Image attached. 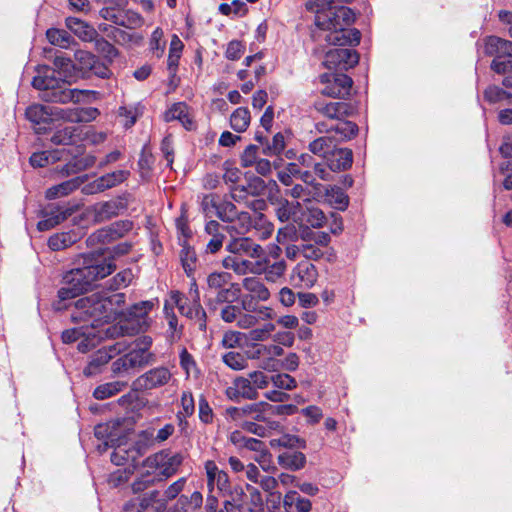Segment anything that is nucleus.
<instances>
[{
	"label": "nucleus",
	"instance_id": "obj_42",
	"mask_svg": "<svg viewBox=\"0 0 512 512\" xmlns=\"http://www.w3.org/2000/svg\"><path fill=\"white\" fill-rule=\"evenodd\" d=\"M300 206L299 202H289L286 199H282L278 202L276 216L281 222H286L290 219H293L296 222L298 221L297 211Z\"/></svg>",
	"mask_w": 512,
	"mask_h": 512
},
{
	"label": "nucleus",
	"instance_id": "obj_30",
	"mask_svg": "<svg viewBox=\"0 0 512 512\" xmlns=\"http://www.w3.org/2000/svg\"><path fill=\"white\" fill-rule=\"evenodd\" d=\"M129 175L130 172L127 170L113 171L97 178L94 181L93 186L97 192H103L121 184L128 178Z\"/></svg>",
	"mask_w": 512,
	"mask_h": 512
},
{
	"label": "nucleus",
	"instance_id": "obj_64",
	"mask_svg": "<svg viewBox=\"0 0 512 512\" xmlns=\"http://www.w3.org/2000/svg\"><path fill=\"white\" fill-rule=\"evenodd\" d=\"M75 59L81 70L90 71L98 58L88 51L78 50L75 52Z\"/></svg>",
	"mask_w": 512,
	"mask_h": 512
},
{
	"label": "nucleus",
	"instance_id": "obj_25",
	"mask_svg": "<svg viewBox=\"0 0 512 512\" xmlns=\"http://www.w3.org/2000/svg\"><path fill=\"white\" fill-rule=\"evenodd\" d=\"M316 110L329 119L342 120L353 114V107L344 102H319L315 105Z\"/></svg>",
	"mask_w": 512,
	"mask_h": 512
},
{
	"label": "nucleus",
	"instance_id": "obj_3",
	"mask_svg": "<svg viewBox=\"0 0 512 512\" xmlns=\"http://www.w3.org/2000/svg\"><path fill=\"white\" fill-rule=\"evenodd\" d=\"M114 258L96 260L90 256L84 257L82 267L71 269L63 275L62 287L58 291L59 302L55 308H66L61 303L73 299L92 288L95 283L114 272Z\"/></svg>",
	"mask_w": 512,
	"mask_h": 512
},
{
	"label": "nucleus",
	"instance_id": "obj_37",
	"mask_svg": "<svg viewBox=\"0 0 512 512\" xmlns=\"http://www.w3.org/2000/svg\"><path fill=\"white\" fill-rule=\"evenodd\" d=\"M115 43L122 46H139L143 42L144 36L137 32H127L120 28L113 27L108 34Z\"/></svg>",
	"mask_w": 512,
	"mask_h": 512
},
{
	"label": "nucleus",
	"instance_id": "obj_63",
	"mask_svg": "<svg viewBox=\"0 0 512 512\" xmlns=\"http://www.w3.org/2000/svg\"><path fill=\"white\" fill-rule=\"evenodd\" d=\"M271 382L278 389L292 390L296 388V380L289 374L280 373L271 377Z\"/></svg>",
	"mask_w": 512,
	"mask_h": 512
},
{
	"label": "nucleus",
	"instance_id": "obj_5",
	"mask_svg": "<svg viewBox=\"0 0 512 512\" xmlns=\"http://www.w3.org/2000/svg\"><path fill=\"white\" fill-rule=\"evenodd\" d=\"M32 80L35 89L41 91V99L46 102L67 104L70 102H90L96 99L97 92L92 90L69 89L65 81L55 76V71L48 66L39 67Z\"/></svg>",
	"mask_w": 512,
	"mask_h": 512
},
{
	"label": "nucleus",
	"instance_id": "obj_19",
	"mask_svg": "<svg viewBox=\"0 0 512 512\" xmlns=\"http://www.w3.org/2000/svg\"><path fill=\"white\" fill-rule=\"evenodd\" d=\"M205 471L207 476V487L210 493L215 490L220 494H225L230 490V482L226 472L220 470L214 461L205 462Z\"/></svg>",
	"mask_w": 512,
	"mask_h": 512
},
{
	"label": "nucleus",
	"instance_id": "obj_39",
	"mask_svg": "<svg viewBox=\"0 0 512 512\" xmlns=\"http://www.w3.org/2000/svg\"><path fill=\"white\" fill-rule=\"evenodd\" d=\"M316 128L320 133L335 131L340 134L342 140L350 139L358 132V126L351 121H343L330 128H327L324 123H317Z\"/></svg>",
	"mask_w": 512,
	"mask_h": 512
},
{
	"label": "nucleus",
	"instance_id": "obj_55",
	"mask_svg": "<svg viewBox=\"0 0 512 512\" xmlns=\"http://www.w3.org/2000/svg\"><path fill=\"white\" fill-rule=\"evenodd\" d=\"M231 274L228 272H213L207 276V285L211 290H219L231 281Z\"/></svg>",
	"mask_w": 512,
	"mask_h": 512
},
{
	"label": "nucleus",
	"instance_id": "obj_21",
	"mask_svg": "<svg viewBox=\"0 0 512 512\" xmlns=\"http://www.w3.org/2000/svg\"><path fill=\"white\" fill-rule=\"evenodd\" d=\"M225 395L232 401H237L241 398L254 400L258 397V392L252 387L251 380L248 377H237L226 388Z\"/></svg>",
	"mask_w": 512,
	"mask_h": 512
},
{
	"label": "nucleus",
	"instance_id": "obj_4",
	"mask_svg": "<svg viewBox=\"0 0 512 512\" xmlns=\"http://www.w3.org/2000/svg\"><path fill=\"white\" fill-rule=\"evenodd\" d=\"M125 296L122 293L107 295L105 293H93L78 299L74 303L71 318L74 322L90 323L92 327L101 322H110L118 315V308L124 303Z\"/></svg>",
	"mask_w": 512,
	"mask_h": 512
},
{
	"label": "nucleus",
	"instance_id": "obj_29",
	"mask_svg": "<svg viewBox=\"0 0 512 512\" xmlns=\"http://www.w3.org/2000/svg\"><path fill=\"white\" fill-rule=\"evenodd\" d=\"M66 26L77 37L86 42H91L98 36L97 31L92 26L76 17H68Z\"/></svg>",
	"mask_w": 512,
	"mask_h": 512
},
{
	"label": "nucleus",
	"instance_id": "obj_48",
	"mask_svg": "<svg viewBox=\"0 0 512 512\" xmlns=\"http://www.w3.org/2000/svg\"><path fill=\"white\" fill-rule=\"evenodd\" d=\"M272 448L285 447V448H305L306 443L296 435L283 434L279 437L270 440Z\"/></svg>",
	"mask_w": 512,
	"mask_h": 512
},
{
	"label": "nucleus",
	"instance_id": "obj_9",
	"mask_svg": "<svg viewBox=\"0 0 512 512\" xmlns=\"http://www.w3.org/2000/svg\"><path fill=\"white\" fill-rule=\"evenodd\" d=\"M170 303L176 306L179 312L187 318L194 320L197 328L205 332L207 328V315L205 310L200 304L199 293L196 291V295L193 297L192 303L189 304L187 299L178 291H173L170 294Z\"/></svg>",
	"mask_w": 512,
	"mask_h": 512
},
{
	"label": "nucleus",
	"instance_id": "obj_40",
	"mask_svg": "<svg viewBox=\"0 0 512 512\" xmlns=\"http://www.w3.org/2000/svg\"><path fill=\"white\" fill-rule=\"evenodd\" d=\"M184 44L177 35H173L170 42L167 68L171 75H175L182 55Z\"/></svg>",
	"mask_w": 512,
	"mask_h": 512
},
{
	"label": "nucleus",
	"instance_id": "obj_56",
	"mask_svg": "<svg viewBox=\"0 0 512 512\" xmlns=\"http://www.w3.org/2000/svg\"><path fill=\"white\" fill-rule=\"evenodd\" d=\"M254 228L259 232V238L261 240H266L271 237L274 226L271 222H269L266 217L259 213L255 216Z\"/></svg>",
	"mask_w": 512,
	"mask_h": 512
},
{
	"label": "nucleus",
	"instance_id": "obj_45",
	"mask_svg": "<svg viewBox=\"0 0 512 512\" xmlns=\"http://www.w3.org/2000/svg\"><path fill=\"white\" fill-rule=\"evenodd\" d=\"M96 163V157L93 155H85L82 157H74L69 161L63 171L66 174H76L92 167Z\"/></svg>",
	"mask_w": 512,
	"mask_h": 512
},
{
	"label": "nucleus",
	"instance_id": "obj_28",
	"mask_svg": "<svg viewBox=\"0 0 512 512\" xmlns=\"http://www.w3.org/2000/svg\"><path fill=\"white\" fill-rule=\"evenodd\" d=\"M124 208L121 201L110 200L98 203L93 207L94 220L96 222H105L116 217Z\"/></svg>",
	"mask_w": 512,
	"mask_h": 512
},
{
	"label": "nucleus",
	"instance_id": "obj_14",
	"mask_svg": "<svg viewBox=\"0 0 512 512\" xmlns=\"http://www.w3.org/2000/svg\"><path fill=\"white\" fill-rule=\"evenodd\" d=\"M226 249L234 255L247 256L256 260L264 256V249L261 245L242 235L232 234Z\"/></svg>",
	"mask_w": 512,
	"mask_h": 512
},
{
	"label": "nucleus",
	"instance_id": "obj_7",
	"mask_svg": "<svg viewBox=\"0 0 512 512\" xmlns=\"http://www.w3.org/2000/svg\"><path fill=\"white\" fill-rule=\"evenodd\" d=\"M506 39L497 36H490L485 40L484 50L488 55H496L491 63V69L504 75L503 86L512 88V59L505 58Z\"/></svg>",
	"mask_w": 512,
	"mask_h": 512
},
{
	"label": "nucleus",
	"instance_id": "obj_10",
	"mask_svg": "<svg viewBox=\"0 0 512 512\" xmlns=\"http://www.w3.org/2000/svg\"><path fill=\"white\" fill-rule=\"evenodd\" d=\"M124 350H126V345L121 342L97 350L90 356V360L83 371L84 375L90 377L101 373L109 361Z\"/></svg>",
	"mask_w": 512,
	"mask_h": 512
},
{
	"label": "nucleus",
	"instance_id": "obj_35",
	"mask_svg": "<svg viewBox=\"0 0 512 512\" xmlns=\"http://www.w3.org/2000/svg\"><path fill=\"white\" fill-rule=\"evenodd\" d=\"M254 222L255 218L252 219L248 212H237L234 221L230 222L231 224L226 226L225 229L230 236L232 234L244 235L254 227Z\"/></svg>",
	"mask_w": 512,
	"mask_h": 512
},
{
	"label": "nucleus",
	"instance_id": "obj_49",
	"mask_svg": "<svg viewBox=\"0 0 512 512\" xmlns=\"http://www.w3.org/2000/svg\"><path fill=\"white\" fill-rule=\"evenodd\" d=\"M77 129L73 126H66L58 129L51 137L54 145H72L75 142Z\"/></svg>",
	"mask_w": 512,
	"mask_h": 512
},
{
	"label": "nucleus",
	"instance_id": "obj_15",
	"mask_svg": "<svg viewBox=\"0 0 512 512\" xmlns=\"http://www.w3.org/2000/svg\"><path fill=\"white\" fill-rule=\"evenodd\" d=\"M359 62L356 51L348 48L331 49L325 54L324 65L328 69L348 70Z\"/></svg>",
	"mask_w": 512,
	"mask_h": 512
},
{
	"label": "nucleus",
	"instance_id": "obj_57",
	"mask_svg": "<svg viewBox=\"0 0 512 512\" xmlns=\"http://www.w3.org/2000/svg\"><path fill=\"white\" fill-rule=\"evenodd\" d=\"M285 149V139L281 133L273 136L272 141L263 148V154L267 156H278Z\"/></svg>",
	"mask_w": 512,
	"mask_h": 512
},
{
	"label": "nucleus",
	"instance_id": "obj_26",
	"mask_svg": "<svg viewBox=\"0 0 512 512\" xmlns=\"http://www.w3.org/2000/svg\"><path fill=\"white\" fill-rule=\"evenodd\" d=\"M333 172L343 171L351 167L353 162L352 151L348 148H335L325 160Z\"/></svg>",
	"mask_w": 512,
	"mask_h": 512
},
{
	"label": "nucleus",
	"instance_id": "obj_20",
	"mask_svg": "<svg viewBox=\"0 0 512 512\" xmlns=\"http://www.w3.org/2000/svg\"><path fill=\"white\" fill-rule=\"evenodd\" d=\"M133 228V222L130 220H120L112 223L110 226L100 229L92 234L88 241L110 242L123 237Z\"/></svg>",
	"mask_w": 512,
	"mask_h": 512
},
{
	"label": "nucleus",
	"instance_id": "obj_53",
	"mask_svg": "<svg viewBox=\"0 0 512 512\" xmlns=\"http://www.w3.org/2000/svg\"><path fill=\"white\" fill-rule=\"evenodd\" d=\"M125 355L127 357L128 366H131L132 369L148 364L152 358V354L150 352H143L136 348L132 349Z\"/></svg>",
	"mask_w": 512,
	"mask_h": 512
},
{
	"label": "nucleus",
	"instance_id": "obj_16",
	"mask_svg": "<svg viewBox=\"0 0 512 512\" xmlns=\"http://www.w3.org/2000/svg\"><path fill=\"white\" fill-rule=\"evenodd\" d=\"M171 378L170 370L160 366L139 376L133 384L137 390H152L166 385Z\"/></svg>",
	"mask_w": 512,
	"mask_h": 512
},
{
	"label": "nucleus",
	"instance_id": "obj_50",
	"mask_svg": "<svg viewBox=\"0 0 512 512\" xmlns=\"http://www.w3.org/2000/svg\"><path fill=\"white\" fill-rule=\"evenodd\" d=\"M301 222L315 228L322 227L325 222V215L321 209L317 207H309L302 214Z\"/></svg>",
	"mask_w": 512,
	"mask_h": 512
},
{
	"label": "nucleus",
	"instance_id": "obj_62",
	"mask_svg": "<svg viewBox=\"0 0 512 512\" xmlns=\"http://www.w3.org/2000/svg\"><path fill=\"white\" fill-rule=\"evenodd\" d=\"M247 491L250 494V506L249 512H263L264 511V502L260 491L251 485L246 486Z\"/></svg>",
	"mask_w": 512,
	"mask_h": 512
},
{
	"label": "nucleus",
	"instance_id": "obj_11",
	"mask_svg": "<svg viewBox=\"0 0 512 512\" xmlns=\"http://www.w3.org/2000/svg\"><path fill=\"white\" fill-rule=\"evenodd\" d=\"M321 93L333 98H343L350 93L353 81L346 74L324 73L320 77Z\"/></svg>",
	"mask_w": 512,
	"mask_h": 512
},
{
	"label": "nucleus",
	"instance_id": "obj_60",
	"mask_svg": "<svg viewBox=\"0 0 512 512\" xmlns=\"http://www.w3.org/2000/svg\"><path fill=\"white\" fill-rule=\"evenodd\" d=\"M298 238L297 230L293 225H286L280 228L276 235V241L278 244L286 246L292 244Z\"/></svg>",
	"mask_w": 512,
	"mask_h": 512
},
{
	"label": "nucleus",
	"instance_id": "obj_34",
	"mask_svg": "<svg viewBox=\"0 0 512 512\" xmlns=\"http://www.w3.org/2000/svg\"><path fill=\"white\" fill-rule=\"evenodd\" d=\"M278 464L287 470L298 471L306 464V456L299 451H284L277 457Z\"/></svg>",
	"mask_w": 512,
	"mask_h": 512
},
{
	"label": "nucleus",
	"instance_id": "obj_1",
	"mask_svg": "<svg viewBox=\"0 0 512 512\" xmlns=\"http://www.w3.org/2000/svg\"><path fill=\"white\" fill-rule=\"evenodd\" d=\"M351 0H308L306 9L315 14V25L323 32V39L330 45L354 46L360 42L361 34L349 26L355 20V13L348 7L337 6V2Z\"/></svg>",
	"mask_w": 512,
	"mask_h": 512
},
{
	"label": "nucleus",
	"instance_id": "obj_27",
	"mask_svg": "<svg viewBox=\"0 0 512 512\" xmlns=\"http://www.w3.org/2000/svg\"><path fill=\"white\" fill-rule=\"evenodd\" d=\"M224 230L226 229L215 220H210L206 223L205 232L211 236V239L206 245V252L214 254L221 249L225 239Z\"/></svg>",
	"mask_w": 512,
	"mask_h": 512
},
{
	"label": "nucleus",
	"instance_id": "obj_8",
	"mask_svg": "<svg viewBox=\"0 0 512 512\" xmlns=\"http://www.w3.org/2000/svg\"><path fill=\"white\" fill-rule=\"evenodd\" d=\"M153 301H140L132 305L121 325V330L127 334H137L144 331L149 326L148 314L153 309Z\"/></svg>",
	"mask_w": 512,
	"mask_h": 512
},
{
	"label": "nucleus",
	"instance_id": "obj_46",
	"mask_svg": "<svg viewBox=\"0 0 512 512\" xmlns=\"http://www.w3.org/2000/svg\"><path fill=\"white\" fill-rule=\"evenodd\" d=\"M260 487L269 494L268 501H272L274 503V507L276 508L280 504L281 493L276 491L278 487V480L272 476L264 475L261 477L259 483Z\"/></svg>",
	"mask_w": 512,
	"mask_h": 512
},
{
	"label": "nucleus",
	"instance_id": "obj_13",
	"mask_svg": "<svg viewBox=\"0 0 512 512\" xmlns=\"http://www.w3.org/2000/svg\"><path fill=\"white\" fill-rule=\"evenodd\" d=\"M143 452L144 446L138 442H121L115 446L111 454V461L117 466L127 465L128 469L134 468Z\"/></svg>",
	"mask_w": 512,
	"mask_h": 512
},
{
	"label": "nucleus",
	"instance_id": "obj_61",
	"mask_svg": "<svg viewBox=\"0 0 512 512\" xmlns=\"http://www.w3.org/2000/svg\"><path fill=\"white\" fill-rule=\"evenodd\" d=\"M133 279V273L130 269H125L117 273L111 280L109 288L111 290H119L127 287Z\"/></svg>",
	"mask_w": 512,
	"mask_h": 512
},
{
	"label": "nucleus",
	"instance_id": "obj_36",
	"mask_svg": "<svg viewBox=\"0 0 512 512\" xmlns=\"http://www.w3.org/2000/svg\"><path fill=\"white\" fill-rule=\"evenodd\" d=\"M83 183V180L79 177L66 180L58 185H54L47 189L46 198L49 200H53L56 198L64 197L77 190L80 185Z\"/></svg>",
	"mask_w": 512,
	"mask_h": 512
},
{
	"label": "nucleus",
	"instance_id": "obj_59",
	"mask_svg": "<svg viewBox=\"0 0 512 512\" xmlns=\"http://www.w3.org/2000/svg\"><path fill=\"white\" fill-rule=\"evenodd\" d=\"M163 30L156 28L151 35L149 46L151 51L158 57H162L165 50V41L163 40Z\"/></svg>",
	"mask_w": 512,
	"mask_h": 512
},
{
	"label": "nucleus",
	"instance_id": "obj_32",
	"mask_svg": "<svg viewBox=\"0 0 512 512\" xmlns=\"http://www.w3.org/2000/svg\"><path fill=\"white\" fill-rule=\"evenodd\" d=\"M338 143L331 136H321L308 145V150L315 156L321 157L324 161L335 150Z\"/></svg>",
	"mask_w": 512,
	"mask_h": 512
},
{
	"label": "nucleus",
	"instance_id": "obj_33",
	"mask_svg": "<svg viewBox=\"0 0 512 512\" xmlns=\"http://www.w3.org/2000/svg\"><path fill=\"white\" fill-rule=\"evenodd\" d=\"M164 119L167 122L178 120L188 130L193 127V121L189 115L188 106L183 102L173 104L165 112Z\"/></svg>",
	"mask_w": 512,
	"mask_h": 512
},
{
	"label": "nucleus",
	"instance_id": "obj_38",
	"mask_svg": "<svg viewBox=\"0 0 512 512\" xmlns=\"http://www.w3.org/2000/svg\"><path fill=\"white\" fill-rule=\"evenodd\" d=\"M179 253L182 268L188 277H192L197 267V255L195 250L186 241L181 242Z\"/></svg>",
	"mask_w": 512,
	"mask_h": 512
},
{
	"label": "nucleus",
	"instance_id": "obj_22",
	"mask_svg": "<svg viewBox=\"0 0 512 512\" xmlns=\"http://www.w3.org/2000/svg\"><path fill=\"white\" fill-rule=\"evenodd\" d=\"M242 287L244 288L245 291H247L249 293L250 301L246 300V302H247V306H250V308L253 307V306H251V302L253 300H255L257 302H265L270 299L271 294H270L269 289L265 286V284L262 282V280H260L257 277H254V276L245 277L242 280ZM247 298L248 297L246 296L243 299H247Z\"/></svg>",
	"mask_w": 512,
	"mask_h": 512
},
{
	"label": "nucleus",
	"instance_id": "obj_18",
	"mask_svg": "<svg viewBox=\"0 0 512 512\" xmlns=\"http://www.w3.org/2000/svg\"><path fill=\"white\" fill-rule=\"evenodd\" d=\"M318 279V271L309 261L299 262L291 272V281L295 287L309 289Z\"/></svg>",
	"mask_w": 512,
	"mask_h": 512
},
{
	"label": "nucleus",
	"instance_id": "obj_43",
	"mask_svg": "<svg viewBox=\"0 0 512 512\" xmlns=\"http://www.w3.org/2000/svg\"><path fill=\"white\" fill-rule=\"evenodd\" d=\"M250 120L251 117L248 108L239 107L231 114L230 126L234 131L242 133L249 127Z\"/></svg>",
	"mask_w": 512,
	"mask_h": 512
},
{
	"label": "nucleus",
	"instance_id": "obj_2",
	"mask_svg": "<svg viewBox=\"0 0 512 512\" xmlns=\"http://www.w3.org/2000/svg\"><path fill=\"white\" fill-rule=\"evenodd\" d=\"M220 317L226 323H235L240 329H249L247 338L254 342L267 341L276 329L271 322L276 317L275 310L265 305L250 308L246 299L241 300V306L230 303L222 307Z\"/></svg>",
	"mask_w": 512,
	"mask_h": 512
},
{
	"label": "nucleus",
	"instance_id": "obj_6",
	"mask_svg": "<svg viewBox=\"0 0 512 512\" xmlns=\"http://www.w3.org/2000/svg\"><path fill=\"white\" fill-rule=\"evenodd\" d=\"M183 462V456L180 453L171 452L168 450H163L154 455L149 456L144 461V468L147 469V474L150 473V470H153L154 476L147 475L144 482L152 483L156 480L157 477H170L174 475L178 468L181 466Z\"/></svg>",
	"mask_w": 512,
	"mask_h": 512
},
{
	"label": "nucleus",
	"instance_id": "obj_54",
	"mask_svg": "<svg viewBox=\"0 0 512 512\" xmlns=\"http://www.w3.org/2000/svg\"><path fill=\"white\" fill-rule=\"evenodd\" d=\"M58 152L42 151L33 153L30 157V164L33 167H45L60 159Z\"/></svg>",
	"mask_w": 512,
	"mask_h": 512
},
{
	"label": "nucleus",
	"instance_id": "obj_44",
	"mask_svg": "<svg viewBox=\"0 0 512 512\" xmlns=\"http://www.w3.org/2000/svg\"><path fill=\"white\" fill-rule=\"evenodd\" d=\"M126 385L127 383L123 381L104 383L95 388L93 396L97 400H104L121 392Z\"/></svg>",
	"mask_w": 512,
	"mask_h": 512
},
{
	"label": "nucleus",
	"instance_id": "obj_51",
	"mask_svg": "<svg viewBox=\"0 0 512 512\" xmlns=\"http://www.w3.org/2000/svg\"><path fill=\"white\" fill-rule=\"evenodd\" d=\"M222 360L229 368L236 371L248 366L247 358L240 352L230 351L222 356Z\"/></svg>",
	"mask_w": 512,
	"mask_h": 512
},
{
	"label": "nucleus",
	"instance_id": "obj_52",
	"mask_svg": "<svg viewBox=\"0 0 512 512\" xmlns=\"http://www.w3.org/2000/svg\"><path fill=\"white\" fill-rule=\"evenodd\" d=\"M237 213L236 206L231 202L220 199L216 216L223 222H233Z\"/></svg>",
	"mask_w": 512,
	"mask_h": 512
},
{
	"label": "nucleus",
	"instance_id": "obj_24",
	"mask_svg": "<svg viewBox=\"0 0 512 512\" xmlns=\"http://www.w3.org/2000/svg\"><path fill=\"white\" fill-rule=\"evenodd\" d=\"M26 117L27 119L34 124L35 126H39L36 129L37 133H42L45 128H42V124H49L52 120V117L56 115L53 107L44 106L40 104H34L29 106L26 109Z\"/></svg>",
	"mask_w": 512,
	"mask_h": 512
},
{
	"label": "nucleus",
	"instance_id": "obj_23",
	"mask_svg": "<svg viewBox=\"0 0 512 512\" xmlns=\"http://www.w3.org/2000/svg\"><path fill=\"white\" fill-rule=\"evenodd\" d=\"M222 265L226 269L233 270L238 275L261 274L262 266L256 261L227 256L223 259Z\"/></svg>",
	"mask_w": 512,
	"mask_h": 512
},
{
	"label": "nucleus",
	"instance_id": "obj_58",
	"mask_svg": "<svg viewBox=\"0 0 512 512\" xmlns=\"http://www.w3.org/2000/svg\"><path fill=\"white\" fill-rule=\"evenodd\" d=\"M220 199L221 197L214 193L203 196L201 201V208L207 217H212L214 215L216 216Z\"/></svg>",
	"mask_w": 512,
	"mask_h": 512
},
{
	"label": "nucleus",
	"instance_id": "obj_41",
	"mask_svg": "<svg viewBox=\"0 0 512 512\" xmlns=\"http://www.w3.org/2000/svg\"><path fill=\"white\" fill-rule=\"evenodd\" d=\"M327 202L338 210L344 211L349 205V198L338 186H327L325 188Z\"/></svg>",
	"mask_w": 512,
	"mask_h": 512
},
{
	"label": "nucleus",
	"instance_id": "obj_47",
	"mask_svg": "<svg viewBox=\"0 0 512 512\" xmlns=\"http://www.w3.org/2000/svg\"><path fill=\"white\" fill-rule=\"evenodd\" d=\"M48 41L55 46L68 48L73 43L72 36L65 30L51 28L46 32Z\"/></svg>",
	"mask_w": 512,
	"mask_h": 512
},
{
	"label": "nucleus",
	"instance_id": "obj_31",
	"mask_svg": "<svg viewBox=\"0 0 512 512\" xmlns=\"http://www.w3.org/2000/svg\"><path fill=\"white\" fill-rule=\"evenodd\" d=\"M257 263H260L262 266L261 274H264L265 279L271 283H276L281 277H283L287 269V265L284 260H278L270 264L269 260L262 256L257 260Z\"/></svg>",
	"mask_w": 512,
	"mask_h": 512
},
{
	"label": "nucleus",
	"instance_id": "obj_12",
	"mask_svg": "<svg viewBox=\"0 0 512 512\" xmlns=\"http://www.w3.org/2000/svg\"><path fill=\"white\" fill-rule=\"evenodd\" d=\"M100 16L118 26L127 29H137L144 23L142 16L132 10H124L114 6H106L100 10Z\"/></svg>",
	"mask_w": 512,
	"mask_h": 512
},
{
	"label": "nucleus",
	"instance_id": "obj_17",
	"mask_svg": "<svg viewBox=\"0 0 512 512\" xmlns=\"http://www.w3.org/2000/svg\"><path fill=\"white\" fill-rule=\"evenodd\" d=\"M77 209L76 205L49 206L44 212V219L39 221V231H47L71 216Z\"/></svg>",
	"mask_w": 512,
	"mask_h": 512
}]
</instances>
